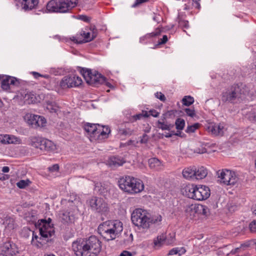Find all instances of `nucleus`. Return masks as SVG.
Returning <instances> with one entry per match:
<instances>
[{
	"label": "nucleus",
	"mask_w": 256,
	"mask_h": 256,
	"mask_svg": "<svg viewBox=\"0 0 256 256\" xmlns=\"http://www.w3.org/2000/svg\"><path fill=\"white\" fill-rule=\"evenodd\" d=\"M17 186L20 188H24L28 185L27 182L24 180H20L16 184Z\"/></svg>",
	"instance_id": "obj_48"
},
{
	"label": "nucleus",
	"mask_w": 256,
	"mask_h": 256,
	"mask_svg": "<svg viewBox=\"0 0 256 256\" xmlns=\"http://www.w3.org/2000/svg\"><path fill=\"white\" fill-rule=\"evenodd\" d=\"M198 204H190L186 201H184L182 204V207L185 213L187 215L192 216H194L195 214H198Z\"/></svg>",
	"instance_id": "obj_18"
},
{
	"label": "nucleus",
	"mask_w": 256,
	"mask_h": 256,
	"mask_svg": "<svg viewBox=\"0 0 256 256\" xmlns=\"http://www.w3.org/2000/svg\"><path fill=\"white\" fill-rule=\"evenodd\" d=\"M46 108L50 112H56L58 110V106L56 104L50 101L46 102Z\"/></svg>",
	"instance_id": "obj_37"
},
{
	"label": "nucleus",
	"mask_w": 256,
	"mask_h": 256,
	"mask_svg": "<svg viewBox=\"0 0 256 256\" xmlns=\"http://www.w3.org/2000/svg\"><path fill=\"white\" fill-rule=\"evenodd\" d=\"M122 230V223L119 220L106 221L100 224L98 228V233L106 241L118 237Z\"/></svg>",
	"instance_id": "obj_2"
},
{
	"label": "nucleus",
	"mask_w": 256,
	"mask_h": 256,
	"mask_svg": "<svg viewBox=\"0 0 256 256\" xmlns=\"http://www.w3.org/2000/svg\"><path fill=\"white\" fill-rule=\"evenodd\" d=\"M198 214H202L204 216H208L210 214V209L208 206L198 204Z\"/></svg>",
	"instance_id": "obj_36"
},
{
	"label": "nucleus",
	"mask_w": 256,
	"mask_h": 256,
	"mask_svg": "<svg viewBox=\"0 0 256 256\" xmlns=\"http://www.w3.org/2000/svg\"><path fill=\"white\" fill-rule=\"evenodd\" d=\"M196 185L188 184L184 186L182 189V192L184 196L188 198L195 199V192Z\"/></svg>",
	"instance_id": "obj_21"
},
{
	"label": "nucleus",
	"mask_w": 256,
	"mask_h": 256,
	"mask_svg": "<svg viewBox=\"0 0 256 256\" xmlns=\"http://www.w3.org/2000/svg\"><path fill=\"white\" fill-rule=\"evenodd\" d=\"M155 96L156 97V98L160 99L162 102H165L166 100V98L164 95L161 92H157L155 94Z\"/></svg>",
	"instance_id": "obj_51"
},
{
	"label": "nucleus",
	"mask_w": 256,
	"mask_h": 256,
	"mask_svg": "<svg viewBox=\"0 0 256 256\" xmlns=\"http://www.w3.org/2000/svg\"><path fill=\"white\" fill-rule=\"evenodd\" d=\"M82 83L81 78L76 75H68L62 78L60 82V86L62 88L65 89L78 86Z\"/></svg>",
	"instance_id": "obj_14"
},
{
	"label": "nucleus",
	"mask_w": 256,
	"mask_h": 256,
	"mask_svg": "<svg viewBox=\"0 0 256 256\" xmlns=\"http://www.w3.org/2000/svg\"><path fill=\"white\" fill-rule=\"evenodd\" d=\"M194 179L201 180L204 178L208 174V170L204 166H200L196 168V172Z\"/></svg>",
	"instance_id": "obj_28"
},
{
	"label": "nucleus",
	"mask_w": 256,
	"mask_h": 256,
	"mask_svg": "<svg viewBox=\"0 0 256 256\" xmlns=\"http://www.w3.org/2000/svg\"><path fill=\"white\" fill-rule=\"evenodd\" d=\"M168 37L166 35H164L162 38H160L158 40V44H166L168 41Z\"/></svg>",
	"instance_id": "obj_57"
},
{
	"label": "nucleus",
	"mask_w": 256,
	"mask_h": 256,
	"mask_svg": "<svg viewBox=\"0 0 256 256\" xmlns=\"http://www.w3.org/2000/svg\"><path fill=\"white\" fill-rule=\"evenodd\" d=\"M1 80V87L4 90H8L10 89V85H16L17 79L9 76H0Z\"/></svg>",
	"instance_id": "obj_16"
},
{
	"label": "nucleus",
	"mask_w": 256,
	"mask_h": 256,
	"mask_svg": "<svg viewBox=\"0 0 256 256\" xmlns=\"http://www.w3.org/2000/svg\"><path fill=\"white\" fill-rule=\"evenodd\" d=\"M216 174L220 183L226 185L234 186L238 180L234 172L226 169L219 170Z\"/></svg>",
	"instance_id": "obj_10"
},
{
	"label": "nucleus",
	"mask_w": 256,
	"mask_h": 256,
	"mask_svg": "<svg viewBox=\"0 0 256 256\" xmlns=\"http://www.w3.org/2000/svg\"><path fill=\"white\" fill-rule=\"evenodd\" d=\"M248 91V88L242 83L234 84L222 93L221 100L226 104L240 102Z\"/></svg>",
	"instance_id": "obj_3"
},
{
	"label": "nucleus",
	"mask_w": 256,
	"mask_h": 256,
	"mask_svg": "<svg viewBox=\"0 0 256 256\" xmlns=\"http://www.w3.org/2000/svg\"><path fill=\"white\" fill-rule=\"evenodd\" d=\"M138 140H129L126 142L122 144L121 143L120 144V147L122 148L124 146H136V144H138Z\"/></svg>",
	"instance_id": "obj_40"
},
{
	"label": "nucleus",
	"mask_w": 256,
	"mask_h": 256,
	"mask_svg": "<svg viewBox=\"0 0 256 256\" xmlns=\"http://www.w3.org/2000/svg\"><path fill=\"white\" fill-rule=\"evenodd\" d=\"M59 170V166L58 164H54L52 166L48 168V170L50 172H54L58 171Z\"/></svg>",
	"instance_id": "obj_56"
},
{
	"label": "nucleus",
	"mask_w": 256,
	"mask_h": 256,
	"mask_svg": "<svg viewBox=\"0 0 256 256\" xmlns=\"http://www.w3.org/2000/svg\"><path fill=\"white\" fill-rule=\"evenodd\" d=\"M78 0H50L46 4V10L50 12L66 13L77 6Z\"/></svg>",
	"instance_id": "obj_6"
},
{
	"label": "nucleus",
	"mask_w": 256,
	"mask_h": 256,
	"mask_svg": "<svg viewBox=\"0 0 256 256\" xmlns=\"http://www.w3.org/2000/svg\"><path fill=\"white\" fill-rule=\"evenodd\" d=\"M130 129H118V134L120 135H124L125 136H130L132 132H130Z\"/></svg>",
	"instance_id": "obj_45"
},
{
	"label": "nucleus",
	"mask_w": 256,
	"mask_h": 256,
	"mask_svg": "<svg viewBox=\"0 0 256 256\" xmlns=\"http://www.w3.org/2000/svg\"><path fill=\"white\" fill-rule=\"evenodd\" d=\"M18 141V138L14 136L6 134L0 136V142L4 144H14Z\"/></svg>",
	"instance_id": "obj_29"
},
{
	"label": "nucleus",
	"mask_w": 256,
	"mask_h": 256,
	"mask_svg": "<svg viewBox=\"0 0 256 256\" xmlns=\"http://www.w3.org/2000/svg\"><path fill=\"white\" fill-rule=\"evenodd\" d=\"M248 244H242L240 248H235L234 250H232L231 251V253L232 254H236V253L238 252V251L240 250V249L241 248L248 247Z\"/></svg>",
	"instance_id": "obj_58"
},
{
	"label": "nucleus",
	"mask_w": 256,
	"mask_h": 256,
	"mask_svg": "<svg viewBox=\"0 0 256 256\" xmlns=\"http://www.w3.org/2000/svg\"><path fill=\"white\" fill-rule=\"evenodd\" d=\"M36 126L37 127H44L46 126V119L42 116H36Z\"/></svg>",
	"instance_id": "obj_34"
},
{
	"label": "nucleus",
	"mask_w": 256,
	"mask_h": 256,
	"mask_svg": "<svg viewBox=\"0 0 256 256\" xmlns=\"http://www.w3.org/2000/svg\"><path fill=\"white\" fill-rule=\"evenodd\" d=\"M5 224L6 226L10 229L14 228V220L12 218H8L6 220Z\"/></svg>",
	"instance_id": "obj_42"
},
{
	"label": "nucleus",
	"mask_w": 256,
	"mask_h": 256,
	"mask_svg": "<svg viewBox=\"0 0 256 256\" xmlns=\"http://www.w3.org/2000/svg\"><path fill=\"white\" fill-rule=\"evenodd\" d=\"M80 36H83L84 37V39L78 40L76 36H72L70 39L72 41L78 44H82L90 42L93 40H91L92 36H90V32H86L84 31H82L80 34Z\"/></svg>",
	"instance_id": "obj_24"
},
{
	"label": "nucleus",
	"mask_w": 256,
	"mask_h": 256,
	"mask_svg": "<svg viewBox=\"0 0 256 256\" xmlns=\"http://www.w3.org/2000/svg\"><path fill=\"white\" fill-rule=\"evenodd\" d=\"M247 118L252 122H256V112L250 111L246 114Z\"/></svg>",
	"instance_id": "obj_41"
},
{
	"label": "nucleus",
	"mask_w": 256,
	"mask_h": 256,
	"mask_svg": "<svg viewBox=\"0 0 256 256\" xmlns=\"http://www.w3.org/2000/svg\"><path fill=\"white\" fill-rule=\"evenodd\" d=\"M175 234H170L169 237L166 238V244H171L174 242Z\"/></svg>",
	"instance_id": "obj_44"
},
{
	"label": "nucleus",
	"mask_w": 256,
	"mask_h": 256,
	"mask_svg": "<svg viewBox=\"0 0 256 256\" xmlns=\"http://www.w3.org/2000/svg\"><path fill=\"white\" fill-rule=\"evenodd\" d=\"M148 112L150 113V114H148L149 116L151 115L154 117H158L159 115V112L154 110H150Z\"/></svg>",
	"instance_id": "obj_59"
},
{
	"label": "nucleus",
	"mask_w": 256,
	"mask_h": 256,
	"mask_svg": "<svg viewBox=\"0 0 256 256\" xmlns=\"http://www.w3.org/2000/svg\"><path fill=\"white\" fill-rule=\"evenodd\" d=\"M216 146V144L204 143L199 142L196 144L192 150L194 153L204 154L208 152V148H213Z\"/></svg>",
	"instance_id": "obj_17"
},
{
	"label": "nucleus",
	"mask_w": 256,
	"mask_h": 256,
	"mask_svg": "<svg viewBox=\"0 0 256 256\" xmlns=\"http://www.w3.org/2000/svg\"><path fill=\"white\" fill-rule=\"evenodd\" d=\"M32 74L36 78H38L40 76L44 77L48 79L50 78V76L48 75H42L37 72H32Z\"/></svg>",
	"instance_id": "obj_54"
},
{
	"label": "nucleus",
	"mask_w": 256,
	"mask_h": 256,
	"mask_svg": "<svg viewBox=\"0 0 256 256\" xmlns=\"http://www.w3.org/2000/svg\"><path fill=\"white\" fill-rule=\"evenodd\" d=\"M93 126H95L96 128L97 126H101L102 128H108V126L106 125L100 124H91L88 122L84 124L83 126L84 127V128H86V126L92 128Z\"/></svg>",
	"instance_id": "obj_43"
},
{
	"label": "nucleus",
	"mask_w": 256,
	"mask_h": 256,
	"mask_svg": "<svg viewBox=\"0 0 256 256\" xmlns=\"http://www.w3.org/2000/svg\"><path fill=\"white\" fill-rule=\"evenodd\" d=\"M108 164L111 167L116 168L125 163L123 158L118 156H113L108 158Z\"/></svg>",
	"instance_id": "obj_20"
},
{
	"label": "nucleus",
	"mask_w": 256,
	"mask_h": 256,
	"mask_svg": "<svg viewBox=\"0 0 256 256\" xmlns=\"http://www.w3.org/2000/svg\"><path fill=\"white\" fill-rule=\"evenodd\" d=\"M36 116H37V115L28 114L24 116V120L29 125L35 127L36 119Z\"/></svg>",
	"instance_id": "obj_31"
},
{
	"label": "nucleus",
	"mask_w": 256,
	"mask_h": 256,
	"mask_svg": "<svg viewBox=\"0 0 256 256\" xmlns=\"http://www.w3.org/2000/svg\"><path fill=\"white\" fill-rule=\"evenodd\" d=\"M118 184L122 190L130 194L140 193L144 189V184L140 180L129 176L120 178Z\"/></svg>",
	"instance_id": "obj_5"
},
{
	"label": "nucleus",
	"mask_w": 256,
	"mask_h": 256,
	"mask_svg": "<svg viewBox=\"0 0 256 256\" xmlns=\"http://www.w3.org/2000/svg\"><path fill=\"white\" fill-rule=\"evenodd\" d=\"M91 256H97L102 250V242L95 236L84 238Z\"/></svg>",
	"instance_id": "obj_12"
},
{
	"label": "nucleus",
	"mask_w": 256,
	"mask_h": 256,
	"mask_svg": "<svg viewBox=\"0 0 256 256\" xmlns=\"http://www.w3.org/2000/svg\"><path fill=\"white\" fill-rule=\"evenodd\" d=\"M162 32V30L160 28H157L156 29L154 32L150 33V34L151 36H156L160 35Z\"/></svg>",
	"instance_id": "obj_55"
},
{
	"label": "nucleus",
	"mask_w": 256,
	"mask_h": 256,
	"mask_svg": "<svg viewBox=\"0 0 256 256\" xmlns=\"http://www.w3.org/2000/svg\"><path fill=\"white\" fill-rule=\"evenodd\" d=\"M178 24L179 26L182 28H187L188 27V22L187 20H180Z\"/></svg>",
	"instance_id": "obj_50"
},
{
	"label": "nucleus",
	"mask_w": 256,
	"mask_h": 256,
	"mask_svg": "<svg viewBox=\"0 0 256 256\" xmlns=\"http://www.w3.org/2000/svg\"><path fill=\"white\" fill-rule=\"evenodd\" d=\"M54 227H51L49 222L43 220V224L40 228V237L34 235V232H32V244L38 248H40L45 245L49 246L52 244L54 235Z\"/></svg>",
	"instance_id": "obj_4"
},
{
	"label": "nucleus",
	"mask_w": 256,
	"mask_h": 256,
	"mask_svg": "<svg viewBox=\"0 0 256 256\" xmlns=\"http://www.w3.org/2000/svg\"><path fill=\"white\" fill-rule=\"evenodd\" d=\"M148 163L150 168L155 170H160L164 168L162 162L156 158H152L148 160Z\"/></svg>",
	"instance_id": "obj_23"
},
{
	"label": "nucleus",
	"mask_w": 256,
	"mask_h": 256,
	"mask_svg": "<svg viewBox=\"0 0 256 256\" xmlns=\"http://www.w3.org/2000/svg\"><path fill=\"white\" fill-rule=\"evenodd\" d=\"M182 102L184 106H190L194 102V98L190 96H185L182 100Z\"/></svg>",
	"instance_id": "obj_38"
},
{
	"label": "nucleus",
	"mask_w": 256,
	"mask_h": 256,
	"mask_svg": "<svg viewBox=\"0 0 256 256\" xmlns=\"http://www.w3.org/2000/svg\"><path fill=\"white\" fill-rule=\"evenodd\" d=\"M30 144L42 151H54L56 148V146L52 142L38 136L32 137L30 139Z\"/></svg>",
	"instance_id": "obj_9"
},
{
	"label": "nucleus",
	"mask_w": 256,
	"mask_h": 256,
	"mask_svg": "<svg viewBox=\"0 0 256 256\" xmlns=\"http://www.w3.org/2000/svg\"><path fill=\"white\" fill-rule=\"evenodd\" d=\"M80 72L86 83L90 85L95 86L98 84H105L108 88H113V86L110 82H106V78L98 72L95 71L94 72H92L90 69L81 68Z\"/></svg>",
	"instance_id": "obj_7"
},
{
	"label": "nucleus",
	"mask_w": 256,
	"mask_h": 256,
	"mask_svg": "<svg viewBox=\"0 0 256 256\" xmlns=\"http://www.w3.org/2000/svg\"><path fill=\"white\" fill-rule=\"evenodd\" d=\"M195 192V199L197 200H203L208 198L210 194V188L206 186H196Z\"/></svg>",
	"instance_id": "obj_15"
},
{
	"label": "nucleus",
	"mask_w": 256,
	"mask_h": 256,
	"mask_svg": "<svg viewBox=\"0 0 256 256\" xmlns=\"http://www.w3.org/2000/svg\"><path fill=\"white\" fill-rule=\"evenodd\" d=\"M131 220L139 229L148 230L152 224L159 225L162 220V216L160 214L151 216L146 210L136 208L131 214Z\"/></svg>",
	"instance_id": "obj_1"
},
{
	"label": "nucleus",
	"mask_w": 256,
	"mask_h": 256,
	"mask_svg": "<svg viewBox=\"0 0 256 256\" xmlns=\"http://www.w3.org/2000/svg\"><path fill=\"white\" fill-rule=\"evenodd\" d=\"M0 250V256H16L19 253L17 245L9 239L2 242Z\"/></svg>",
	"instance_id": "obj_11"
},
{
	"label": "nucleus",
	"mask_w": 256,
	"mask_h": 256,
	"mask_svg": "<svg viewBox=\"0 0 256 256\" xmlns=\"http://www.w3.org/2000/svg\"><path fill=\"white\" fill-rule=\"evenodd\" d=\"M148 140V137L147 135L144 134L143 135L142 138H140V140L141 144H145L147 142Z\"/></svg>",
	"instance_id": "obj_62"
},
{
	"label": "nucleus",
	"mask_w": 256,
	"mask_h": 256,
	"mask_svg": "<svg viewBox=\"0 0 256 256\" xmlns=\"http://www.w3.org/2000/svg\"><path fill=\"white\" fill-rule=\"evenodd\" d=\"M94 191L99 194L105 196L108 192V189L105 184L96 182L94 184Z\"/></svg>",
	"instance_id": "obj_26"
},
{
	"label": "nucleus",
	"mask_w": 256,
	"mask_h": 256,
	"mask_svg": "<svg viewBox=\"0 0 256 256\" xmlns=\"http://www.w3.org/2000/svg\"><path fill=\"white\" fill-rule=\"evenodd\" d=\"M132 254L127 250H124L120 256H132Z\"/></svg>",
	"instance_id": "obj_63"
},
{
	"label": "nucleus",
	"mask_w": 256,
	"mask_h": 256,
	"mask_svg": "<svg viewBox=\"0 0 256 256\" xmlns=\"http://www.w3.org/2000/svg\"><path fill=\"white\" fill-rule=\"evenodd\" d=\"M196 129H177L176 132L174 133V132H171L170 133H168L165 135L166 137H172L173 136H178L180 138H185L186 137V134L182 132L183 130L184 131L189 134L190 135H192V134L195 132V131Z\"/></svg>",
	"instance_id": "obj_22"
},
{
	"label": "nucleus",
	"mask_w": 256,
	"mask_h": 256,
	"mask_svg": "<svg viewBox=\"0 0 256 256\" xmlns=\"http://www.w3.org/2000/svg\"><path fill=\"white\" fill-rule=\"evenodd\" d=\"M91 210L95 213L106 215L109 211L108 204L106 200L98 196H92L88 201Z\"/></svg>",
	"instance_id": "obj_8"
},
{
	"label": "nucleus",
	"mask_w": 256,
	"mask_h": 256,
	"mask_svg": "<svg viewBox=\"0 0 256 256\" xmlns=\"http://www.w3.org/2000/svg\"><path fill=\"white\" fill-rule=\"evenodd\" d=\"M60 218L63 224L72 222V218L70 216V212H65L60 214Z\"/></svg>",
	"instance_id": "obj_32"
},
{
	"label": "nucleus",
	"mask_w": 256,
	"mask_h": 256,
	"mask_svg": "<svg viewBox=\"0 0 256 256\" xmlns=\"http://www.w3.org/2000/svg\"><path fill=\"white\" fill-rule=\"evenodd\" d=\"M149 116L148 112L146 110H142L141 113L136 114L132 117L131 120L132 122L136 121L138 120L145 118Z\"/></svg>",
	"instance_id": "obj_35"
},
{
	"label": "nucleus",
	"mask_w": 256,
	"mask_h": 256,
	"mask_svg": "<svg viewBox=\"0 0 256 256\" xmlns=\"http://www.w3.org/2000/svg\"><path fill=\"white\" fill-rule=\"evenodd\" d=\"M176 128H184L185 121L182 118H178L175 122Z\"/></svg>",
	"instance_id": "obj_39"
},
{
	"label": "nucleus",
	"mask_w": 256,
	"mask_h": 256,
	"mask_svg": "<svg viewBox=\"0 0 256 256\" xmlns=\"http://www.w3.org/2000/svg\"><path fill=\"white\" fill-rule=\"evenodd\" d=\"M72 249L76 256H91L84 238L74 241L72 244Z\"/></svg>",
	"instance_id": "obj_13"
},
{
	"label": "nucleus",
	"mask_w": 256,
	"mask_h": 256,
	"mask_svg": "<svg viewBox=\"0 0 256 256\" xmlns=\"http://www.w3.org/2000/svg\"><path fill=\"white\" fill-rule=\"evenodd\" d=\"M177 250H178V252L177 254L179 255V256H181L182 254H184L186 252V249L182 247V248H176Z\"/></svg>",
	"instance_id": "obj_60"
},
{
	"label": "nucleus",
	"mask_w": 256,
	"mask_h": 256,
	"mask_svg": "<svg viewBox=\"0 0 256 256\" xmlns=\"http://www.w3.org/2000/svg\"><path fill=\"white\" fill-rule=\"evenodd\" d=\"M208 132L213 136L220 137L224 136L226 129H206Z\"/></svg>",
	"instance_id": "obj_30"
},
{
	"label": "nucleus",
	"mask_w": 256,
	"mask_h": 256,
	"mask_svg": "<svg viewBox=\"0 0 256 256\" xmlns=\"http://www.w3.org/2000/svg\"><path fill=\"white\" fill-rule=\"evenodd\" d=\"M177 252H178V250H177L176 248H172V250H170L169 251L168 255L172 256V255L176 254H178Z\"/></svg>",
	"instance_id": "obj_61"
},
{
	"label": "nucleus",
	"mask_w": 256,
	"mask_h": 256,
	"mask_svg": "<svg viewBox=\"0 0 256 256\" xmlns=\"http://www.w3.org/2000/svg\"><path fill=\"white\" fill-rule=\"evenodd\" d=\"M184 111L188 116H190L191 117H193L196 114L195 111L194 109L186 108L184 109Z\"/></svg>",
	"instance_id": "obj_49"
},
{
	"label": "nucleus",
	"mask_w": 256,
	"mask_h": 256,
	"mask_svg": "<svg viewBox=\"0 0 256 256\" xmlns=\"http://www.w3.org/2000/svg\"><path fill=\"white\" fill-rule=\"evenodd\" d=\"M90 30L92 32V36L91 37V40L94 39L97 36L98 32L95 26H90Z\"/></svg>",
	"instance_id": "obj_46"
},
{
	"label": "nucleus",
	"mask_w": 256,
	"mask_h": 256,
	"mask_svg": "<svg viewBox=\"0 0 256 256\" xmlns=\"http://www.w3.org/2000/svg\"><path fill=\"white\" fill-rule=\"evenodd\" d=\"M154 244L156 246H160L164 243L166 244V234H162L156 238V240H154Z\"/></svg>",
	"instance_id": "obj_33"
},
{
	"label": "nucleus",
	"mask_w": 256,
	"mask_h": 256,
	"mask_svg": "<svg viewBox=\"0 0 256 256\" xmlns=\"http://www.w3.org/2000/svg\"><path fill=\"white\" fill-rule=\"evenodd\" d=\"M165 114H164V116L160 120L158 121L159 124L161 125L160 128H169V126H168L166 124H165Z\"/></svg>",
	"instance_id": "obj_52"
},
{
	"label": "nucleus",
	"mask_w": 256,
	"mask_h": 256,
	"mask_svg": "<svg viewBox=\"0 0 256 256\" xmlns=\"http://www.w3.org/2000/svg\"><path fill=\"white\" fill-rule=\"evenodd\" d=\"M108 133L104 131H101L100 129H84L85 132L89 134L91 138H107V136L110 133V129H108Z\"/></svg>",
	"instance_id": "obj_19"
},
{
	"label": "nucleus",
	"mask_w": 256,
	"mask_h": 256,
	"mask_svg": "<svg viewBox=\"0 0 256 256\" xmlns=\"http://www.w3.org/2000/svg\"><path fill=\"white\" fill-rule=\"evenodd\" d=\"M80 18L86 22H88L90 20V18L84 15H81L80 16Z\"/></svg>",
	"instance_id": "obj_64"
},
{
	"label": "nucleus",
	"mask_w": 256,
	"mask_h": 256,
	"mask_svg": "<svg viewBox=\"0 0 256 256\" xmlns=\"http://www.w3.org/2000/svg\"><path fill=\"white\" fill-rule=\"evenodd\" d=\"M148 0H136L134 3L132 5V8H136L141 4L148 2Z\"/></svg>",
	"instance_id": "obj_53"
},
{
	"label": "nucleus",
	"mask_w": 256,
	"mask_h": 256,
	"mask_svg": "<svg viewBox=\"0 0 256 256\" xmlns=\"http://www.w3.org/2000/svg\"><path fill=\"white\" fill-rule=\"evenodd\" d=\"M38 3V0H22V8L25 10H28L34 8Z\"/></svg>",
	"instance_id": "obj_27"
},
{
	"label": "nucleus",
	"mask_w": 256,
	"mask_h": 256,
	"mask_svg": "<svg viewBox=\"0 0 256 256\" xmlns=\"http://www.w3.org/2000/svg\"><path fill=\"white\" fill-rule=\"evenodd\" d=\"M249 228L251 232H256V220H252L249 224Z\"/></svg>",
	"instance_id": "obj_47"
},
{
	"label": "nucleus",
	"mask_w": 256,
	"mask_h": 256,
	"mask_svg": "<svg viewBox=\"0 0 256 256\" xmlns=\"http://www.w3.org/2000/svg\"><path fill=\"white\" fill-rule=\"evenodd\" d=\"M196 172V167L190 166L184 168L182 170L184 178L188 180H194Z\"/></svg>",
	"instance_id": "obj_25"
}]
</instances>
